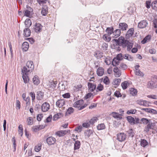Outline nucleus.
<instances>
[{"label":"nucleus","mask_w":157,"mask_h":157,"mask_svg":"<svg viewBox=\"0 0 157 157\" xmlns=\"http://www.w3.org/2000/svg\"><path fill=\"white\" fill-rule=\"evenodd\" d=\"M128 40H125L124 38L122 36L119 37L118 39H113V44L112 46L113 48L115 49L118 47V48L119 47V45L122 46L123 48H126V45L125 42Z\"/></svg>","instance_id":"1"},{"label":"nucleus","mask_w":157,"mask_h":157,"mask_svg":"<svg viewBox=\"0 0 157 157\" xmlns=\"http://www.w3.org/2000/svg\"><path fill=\"white\" fill-rule=\"evenodd\" d=\"M34 68L33 62L31 61H28L26 63V66L23 67L22 70V73H27L32 71Z\"/></svg>","instance_id":"2"},{"label":"nucleus","mask_w":157,"mask_h":157,"mask_svg":"<svg viewBox=\"0 0 157 157\" xmlns=\"http://www.w3.org/2000/svg\"><path fill=\"white\" fill-rule=\"evenodd\" d=\"M84 101L82 100H80L75 102L73 104V106L77 108L79 110H81L87 105L86 104H83Z\"/></svg>","instance_id":"3"},{"label":"nucleus","mask_w":157,"mask_h":157,"mask_svg":"<svg viewBox=\"0 0 157 157\" xmlns=\"http://www.w3.org/2000/svg\"><path fill=\"white\" fill-rule=\"evenodd\" d=\"M155 125V122H150L145 127L144 131L146 133H147L150 129L154 130Z\"/></svg>","instance_id":"4"},{"label":"nucleus","mask_w":157,"mask_h":157,"mask_svg":"<svg viewBox=\"0 0 157 157\" xmlns=\"http://www.w3.org/2000/svg\"><path fill=\"white\" fill-rule=\"evenodd\" d=\"M126 135L124 133H119L117 135V139L119 141L122 142L125 140Z\"/></svg>","instance_id":"5"},{"label":"nucleus","mask_w":157,"mask_h":157,"mask_svg":"<svg viewBox=\"0 0 157 157\" xmlns=\"http://www.w3.org/2000/svg\"><path fill=\"white\" fill-rule=\"evenodd\" d=\"M140 66L139 65H136L134 67L135 69V73L136 75L140 77H143L144 76V74L143 73L140 71L139 69Z\"/></svg>","instance_id":"6"},{"label":"nucleus","mask_w":157,"mask_h":157,"mask_svg":"<svg viewBox=\"0 0 157 157\" xmlns=\"http://www.w3.org/2000/svg\"><path fill=\"white\" fill-rule=\"evenodd\" d=\"M50 107V105L48 103L45 102L42 105L41 110L43 112H46L49 109Z\"/></svg>","instance_id":"7"},{"label":"nucleus","mask_w":157,"mask_h":157,"mask_svg":"<svg viewBox=\"0 0 157 157\" xmlns=\"http://www.w3.org/2000/svg\"><path fill=\"white\" fill-rule=\"evenodd\" d=\"M42 28V26L40 23H36L34 25V31L36 33H39L41 31Z\"/></svg>","instance_id":"8"},{"label":"nucleus","mask_w":157,"mask_h":157,"mask_svg":"<svg viewBox=\"0 0 157 157\" xmlns=\"http://www.w3.org/2000/svg\"><path fill=\"white\" fill-rule=\"evenodd\" d=\"M56 141V139L52 136H50L46 139V141L48 144L51 145L54 144Z\"/></svg>","instance_id":"9"},{"label":"nucleus","mask_w":157,"mask_h":157,"mask_svg":"<svg viewBox=\"0 0 157 157\" xmlns=\"http://www.w3.org/2000/svg\"><path fill=\"white\" fill-rule=\"evenodd\" d=\"M148 23L147 21L145 20H143L139 23L138 27L140 28H144L146 27Z\"/></svg>","instance_id":"10"},{"label":"nucleus","mask_w":157,"mask_h":157,"mask_svg":"<svg viewBox=\"0 0 157 157\" xmlns=\"http://www.w3.org/2000/svg\"><path fill=\"white\" fill-rule=\"evenodd\" d=\"M65 104V101L64 99H60L58 100L56 103V105L59 108L62 107Z\"/></svg>","instance_id":"11"},{"label":"nucleus","mask_w":157,"mask_h":157,"mask_svg":"<svg viewBox=\"0 0 157 157\" xmlns=\"http://www.w3.org/2000/svg\"><path fill=\"white\" fill-rule=\"evenodd\" d=\"M69 132V130H65L64 131L61 130L56 132L55 134L59 137H60L63 136L64 135L66 134L67 133H68Z\"/></svg>","instance_id":"12"},{"label":"nucleus","mask_w":157,"mask_h":157,"mask_svg":"<svg viewBox=\"0 0 157 157\" xmlns=\"http://www.w3.org/2000/svg\"><path fill=\"white\" fill-rule=\"evenodd\" d=\"M96 72L98 76H101L104 73V70L103 67H99L97 69Z\"/></svg>","instance_id":"13"},{"label":"nucleus","mask_w":157,"mask_h":157,"mask_svg":"<svg viewBox=\"0 0 157 157\" xmlns=\"http://www.w3.org/2000/svg\"><path fill=\"white\" fill-rule=\"evenodd\" d=\"M88 86L89 91L91 92L94 91L96 88V85L91 82L88 83Z\"/></svg>","instance_id":"14"},{"label":"nucleus","mask_w":157,"mask_h":157,"mask_svg":"<svg viewBox=\"0 0 157 157\" xmlns=\"http://www.w3.org/2000/svg\"><path fill=\"white\" fill-rule=\"evenodd\" d=\"M128 27V25L125 23H120L119 25V28L123 31L126 30Z\"/></svg>","instance_id":"15"},{"label":"nucleus","mask_w":157,"mask_h":157,"mask_svg":"<svg viewBox=\"0 0 157 157\" xmlns=\"http://www.w3.org/2000/svg\"><path fill=\"white\" fill-rule=\"evenodd\" d=\"M121 34V30L120 29H116L113 31L112 36L116 38L118 37Z\"/></svg>","instance_id":"16"},{"label":"nucleus","mask_w":157,"mask_h":157,"mask_svg":"<svg viewBox=\"0 0 157 157\" xmlns=\"http://www.w3.org/2000/svg\"><path fill=\"white\" fill-rule=\"evenodd\" d=\"M125 44L126 47H127V50L129 52L131 51L133 45V43L130 42L129 41L127 40L126 41Z\"/></svg>","instance_id":"17"},{"label":"nucleus","mask_w":157,"mask_h":157,"mask_svg":"<svg viewBox=\"0 0 157 157\" xmlns=\"http://www.w3.org/2000/svg\"><path fill=\"white\" fill-rule=\"evenodd\" d=\"M44 128L43 126L41 125H35L33 126L32 130L34 132H36L39 130L43 129Z\"/></svg>","instance_id":"18"},{"label":"nucleus","mask_w":157,"mask_h":157,"mask_svg":"<svg viewBox=\"0 0 157 157\" xmlns=\"http://www.w3.org/2000/svg\"><path fill=\"white\" fill-rule=\"evenodd\" d=\"M147 87L150 88H156L157 86V85L152 81H149L147 84Z\"/></svg>","instance_id":"19"},{"label":"nucleus","mask_w":157,"mask_h":157,"mask_svg":"<svg viewBox=\"0 0 157 157\" xmlns=\"http://www.w3.org/2000/svg\"><path fill=\"white\" fill-rule=\"evenodd\" d=\"M44 93L41 91H38L36 94V98L39 100H40L43 98Z\"/></svg>","instance_id":"20"},{"label":"nucleus","mask_w":157,"mask_h":157,"mask_svg":"<svg viewBox=\"0 0 157 157\" xmlns=\"http://www.w3.org/2000/svg\"><path fill=\"white\" fill-rule=\"evenodd\" d=\"M73 141H75V143L74 144V150L78 149L80 148V146L81 144L80 142L78 140L75 141V138H73Z\"/></svg>","instance_id":"21"},{"label":"nucleus","mask_w":157,"mask_h":157,"mask_svg":"<svg viewBox=\"0 0 157 157\" xmlns=\"http://www.w3.org/2000/svg\"><path fill=\"white\" fill-rule=\"evenodd\" d=\"M31 31L30 29L28 28L25 29L24 30V36L26 37H28L30 36Z\"/></svg>","instance_id":"22"},{"label":"nucleus","mask_w":157,"mask_h":157,"mask_svg":"<svg viewBox=\"0 0 157 157\" xmlns=\"http://www.w3.org/2000/svg\"><path fill=\"white\" fill-rule=\"evenodd\" d=\"M29 48V44L27 42H24L22 45V49L23 51H26Z\"/></svg>","instance_id":"23"},{"label":"nucleus","mask_w":157,"mask_h":157,"mask_svg":"<svg viewBox=\"0 0 157 157\" xmlns=\"http://www.w3.org/2000/svg\"><path fill=\"white\" fill-rule=\"evenodd\" d=\"M22 78L24 80V82L25 83H27L29 81V77L27 75V73H22Z\"/></svg>","instance_id":"24"},{"label":"nucleus","mask_w":157,"mask_h":157,"mask_svg":"<svg viewBox=\"0 0 157 157\" xmlns=\"http://www.w3.org/2000/svg\"><path fill=\"white\" fill-rule=\"evenodd\" d=\"M137 104L141 105L146 106L147 105V101L142 100H138L136 101Z\"/></svg>","instance_id":"25"},{"label":"nucleus","mask_w":157,"mask_h":157,"mask_svg":"<svg viewBox=\"0 0 157 157\" xmlns=\"http://www.w3.org/2000/svg\"><path fill=\"white\" fill-rule=\"evenodd\" d=\"M111 115L113 117L115 118L119 119L122 118V117H121L122 114H119L118 113L115 112H112L111 113Z\"/></svg>","instance_id":"26"},{"label":"nucleus","mask_w":157,"mask_h":157,"mask_svg":"<svg viewBox=\"0 0 157 157\" xmlns=\"http://www.w3.org/2000/svg\"><path fill=\"white\" fill-rule=\"evenodd\" d=\"M33 81L35 85H38L40 83V80L37 76H34L33 79Z\"/></svg>","instance_id":"27"},{"label":"nucleus","mask_w":157,"mask_h":157,"mask_svg":"<svg viewBox=\"0 0 157 157\" xmlns=\"http://www.w3.org/2000/svg\"><path fill=\"white\" fill-rule=\"evenodd\" d=\"M127 119L128 121L131 124H135V120L134 118L131 116H128Z\"/></svg>","instance_id":"28"},{"label":"nucleus","mask_w":157,"mask_h":157,"mask_svg":"<svg viewBox=\"0 0 157 157\" xmlns=\"http://www.w3.org/2000/svg\"><path fill=\"white\" fill-rule=\"evenodd\" d=\"M25 24L27 28L29 27L32 25L31 20L29 18H27L25 21Z\"/></svg>","instance_id":"29"},{"label":"nucleus","mask_w":157,"mask_h":157,"mask_svg":"<svg viewBox=\"0 0 157 157\" xmlns=\"http://www.w3.org/2000/svg\"><path fill=\"white\" fill-rule=\"evenodd\" d=\"M123 58L128 60L132 61L133 60V57L128 54H124L123 56Z\"/></svg>","instance_id":"30"},{"label":"nucleus","mask_w":157,"mask_h":157,"mask_svg":"<svg viewBox=\"0 0 157 157\" xmlns=\"http://www.w3.org/2000/svg\"><path fill=\"white\" fill-rule=\"evenodd\" d=\"M113 27H108L106 29V32H107L109 36L111 35L112 34H113Z\"/></svg>","instance_id":"31"},{"label":"nucleus","mask_w":157,"mask_h":157,"mask_svg":"<svg viewBox=\"0 0 157 157\" xmlns=\"http://www.w3.org/2000/svg\"><path fill=\"white\" fill-rule=\"evenodd\" d=\"M63 116V113H58L55 114L53 117V120L54 121L57 120L58 119L62 117Z\"/></svg>","instance_id":"32"},{"label":"nucleus","mask_w":157,"mask_h":157,"mask_svg":"<svg viewBox=\"0 0 157 157\" xmlns=\"http://www.w3.org/2000/svg\"><path fill=\"white\" fill-rule=\"evenodd\" d=\"M151 38V35H148L147 36H146L142 40L141 43L143 44H145L146 42L149 41L150 40Z\"/></svg>","instance_id":"33"},{"label":"nucleus","mask_w":157,"mask_h":157,"mask_svg":"<svg viewBox=\"0 0 157 157\" xmlns=\"http://www.w3.org/2000/svg\"><path fill=\"white\" fill-rule=\"evenodd\" d=\"M120 60L117 59L116 58H114L112 62V64L114 66L118 65L120 63Z\"/></svg>","instance_id":"34"},{"label":"nucleus","mask_w":157,"mask_h":157,"mask_svg":"<svg viewBox=\"0 0 157 157\" xmlns=\"http://www.w3.org/2000/svg\"><path fill=\"white\" fill-rule=\"evenodd\" d=\"M48 9L47 7L44 6L42 8L41 13L43 16H45L48 13Z\"/></svg>","instance_id":"35"},{"label":"nucleus","mask_w":157,"mask_h":157,"mask_svg":"<svg viewBox=\"0 0 157 157\" xmlns=\"http://www.w3.org/2000/svg\"><path fill=\"white\" fill-rule=\"evenodd\" d=\"M101 49L103 50H106L107 49L108 45L107 44L105 43H102L100 44Z\"/></svg>","instance_id":"36"},{"label":"nucleus","mask_w":157,"mask_h":157,"mask_svg":"<svg viewBox=\"0 0 157 157\" xmlns=\"http://www.w3.org/2000/svg\"><path fill=\"white\" fill-rule=\"evenodd\" d=\"M150 119H148L147 118H143L141 120V121L144 124H147L151 121Z\"/></svg>","instance_id":"37"},{"label":"nucleus","mask_w":157,"mask_h":157,"mask_svg":"<svg viewBox=\"0 0 157 157\" xmlns=\"http://www.w3.org/2000/svg\"><path fill=\"white\" fill-rule=\"evenodd\" d=\"M93 133L92 131L90 130H88L84 132L85 136L87 137H89Z\"/></svg>","instance_id":"38"},{"label":"nucleus","mask_w":157,"mask_h":157,"mask_svg":"<svg viewBox=\"0 0 157 157\" xmlns=\"http://www.w3.org/2000/svg\"><path fill=\"white\" fill-rule=\"evenodd\" d=\"M148 144V142L144 139L141 140L140 141L141 145L144 147H145Z\"/></svg>","instance_id":"39"},{"label":"nucleus","mask_w":157,"mask_h":157,"mask_svg":"<svg viewBox=\"0 0 157 157\" xmlns=\"http://www.w3.org/2000/svg\"><path fill=\"white\" fill-rule=\"evenodd\" d=\"M102 38L105 41L109 42L111 40V38L109 36H108L106 34H104L102 36Z\"/></svg>","instance_id":"40"},{"label":"nucleus","mask_w":157,"mask_h":157,"mask_svg":"<svg viewBox=\"0 0 157 157\" xmlns=\"http://www.w3.org/2000/svg\"><path fill=\"white\" fill-rule=\"evenodd\" d=\"M33 119L32 117H29L27 119V124L28 125H32L33 124Z\"/></svg>","instance_id":"41"},{"label":"nucleus","mask_w":157,"mask_h":157,"mask_svg":"<svg viewBox=\"0 0 157 157\" xmlns=\"http://www.w3.org/2000/svg\"><path fill=\"white\" fill-rule=\"evenodd\" d=\"M129 85V83L127 81H124L121 84V86L123 89H126Z\"/></svg>","instance_id":"42"},{"label":"nucleus","mask_w":157,"mask_h":157,"mask_svg":"<svg viewBox=\"0 0 157 157\" xmlns=\"http://www.w3.org/2000/svg\"><path fill=\"white\" fill-rule=\"evenodd\" d=\"M105 126L103 123L99 124L97 126V128L98 130L104 129L105 128Z\"/></svg>","instance_id":"43"},{"label":"nucleus","mask_w":157,"mask_h":157,"mask_svg":"<svg viewBox=\"0 0 157 157\" xmlns=\"http://www.w3.org/2000/svg\"><path fill=\"white\" fill-rule=\"evenodd\" d=\"M130 93L132 96H135L136 95L137 91L136 89L133 88H131L130 89Z\"/></svg>","instance_id":"44"},{"label":"nucleus","mask_w":157,"mask_h":157,"mask_svg":"<svg viewBox=\"0 0 157 157\" xmlns=\"http://www.w3.org/2000/svg\"><path fill=\"white\" fill-rule=\"evenodd\" d=\"M134 29L133 28L130 29L127 31L126 35H128L129 36H131L133 34Z\"/></svg>","instance_id":"45"},{"label":"nucleus","mask_w":157,"mask_h":157,"mask_svg":"<svg viewBox=\"0 0 157 157\" xmlns=\"http://www.w3.org/2000/svg\"><path fill=\"white\" fill-rule=\"evenodd\" d=\"M121 82V80L119 78L115 79L113 82V84L116 86H118L119 85Z\"/></svg>","instance_id":"46"},{"label":"nucleus","mask_w":157,"mask_h":157,"mask_svg":"<svg viewBox=\"0 0 157 157\" xmlns=\"http://www.w3.org/2000/svg\"><path fill=\"white\" fill-rule=\"evenodd\" d=\"M98 120V118L96 117H93L91 119L90 121V124H93L97 122V121Z\"/></svg>","instance_id":"47"},{"label":"nucleus","mask_w":157,"mask_h":157,"mask_svg":"<svg viewBox=\"0 0 157 157\" xmlns=\"http://www.w3.org/2000/svg\"><path fill=\"white\" fill-rule=\"evenodd\" d=\"M74 109L72 107H69L67 109L66 113L67 114H70L74 112Z\"/></svg>","instance_id":"48"},{"label":"nucleus","mask_w":157,"mask_h":157,"mask_svg":"<svg viewBox=\"0 0 157 157\" xmlns=\"http://www.w3.org/2000/svg\"><path fill=\"white\" fill-rule=\"evenodd\" d=\"M104 87L101 84H99L97 87L96 91H101L103 89Z\"/></svg>","instance_id":"49"},{"label":"nucleus","mask_w":157,"mask_h":157,"mask_svg":"<svg viewBox=\"0 0 157 157\" xmlns=\"http://www.w3.org/2000/svg\"><path fill=\"white\" fill-rule=\"evenodd\" d=\"M103 82L106 85H108L109 84V81L108 77L106 76L104 77Z\"/></svg>","instance_id":"50"},{"label":"nucleus","mask_w":157,"mask_h":157,"mask_svg":"<svg viewBox=\"0 0 157 157\" xmlns=\"http://www.w3.org/2000/svg\"><path fill=\"white\" fill-rule=\"evenodd\" d=\"M152 7L154 9H157V1H155L152 2L151 4Z\"/></svg>","instance_id":"51"},{"label":"nucleus","mask_w":157,"mask_h":157,"mask_svg":"<svg viewBox=\"0 0 157 157\" xmlns=\"http://www.w3.org/2000/svg\"><path fill=\"white\" fill-rule=\"evenodd\" d=\"M136 111V109H131L129 110H128L127 112V113L128 114H135Z\"/></svg>","instance_id":"52"},{"label":"nucleus","mask_w":157,"mask_h":157,"mask_svg":"<svg viewBox=\"0 0 157 157\" xmlns=\"http://www.w3.org/2000/svg\"><path fill=\"white\" fill-rule=\"evenodd\" d=\"M21 103L18 100H16V108L17 109H20L21 108Z\"/></svg>","instance_id":"53"},{"label":"nucleus","mask_w":157,"mask_h":157,"mask_svg":"<svg viewBox=\"0 0 157 157\" xmlns=\"http://www.w3.org/2000/svg\"><path fill=\"white\" fill-rule=\"evenodd\" d=\"M41 145H38L36 146L35 147V151L36 152H38L40 151L41 149Z\"/></svg>","instance_id":"54"},{"label":"nucleus","mask_w":157,"mask_h":157,"mask_svg":"<svg viewBox=\"0 0 157 157\" xmlns=\"http://www.w3.org/2000/svg\"><path fill=\"white\" fill-rule=\"evenodd\" d=\"M31 12L29 11L28 10H26L24 11V16L28 17H29L30 16Z\"/></svg>","instance_id":"55"},{"label":"nucleus","mask_w":157,"mask_h":157,"mask_svg":"<svg viewBox=\"0 0 157 157\" xmlns=\"http://www.w3.org/2000/svg\"><path fill=\"white\" fill-rule=\"evenodd\" d=\"M147 97L149 98H151L154 99H157V96L156 95L151 94L147 96Z\"/></svg>","instance_id":"56"},{"label":"nucleus","mask_w":157,"mask_h":157,"mask_svg":"<svg viewBox=\"0 0 157 157\" xmlns=\"http://www.w3.org/2000/svg\"><path fill=\"white\" fill-rule=\"evenodd\" d=\"M116 58L121 61L123 59V56L121 53H120L117 55Z\"/></svg>","instance_id":"57"},{"label":"nucleus","mask_w":157,"mask_h":157,"mask_svg":"<svg viewBox=\"0 0 157 157\" xmlns=\"http://www.w3.org/2000/svg\"><path fill=\"white\" fill-rule=\"evenodd\" d=\"M62 96L64 98H68L70 97L71 95L69 93H67L63 94L62 95Z\"/></svg>","instance_id":"58"},{"label":"nucleus","mask_w":157,"mask_h":157,"mask_svg":"<svg viewBox=\"0 0 157 157\" xmlns=\"http://www.w3.org/2000/svg\"><path fill=\"white\" fill-rule=\"evenodd\" d=\"M82 127L81 126H79L78 127L75 128V130L78 132H80L82 130Z\"/></svg>","instance_id":"59"},{"label":"nucleus","mask_w":157,"mask_h":157,"mask_svg":"<svg viewBox=\"0 0 157 157\" xmlns=\"http://www.w3.org/2000/svg\"><path fill=\"white\" fill-rule=\"evenodd\" d=\"M121 68L123 70H125L127 68V66L125 64L122 63L120 65Z\"/></svg>","instance_id":"60"},{"label":"nucleus","mask_w":157,"mask_h":157,"mask_svg":"<svg viewBox=\"0 0 157 157\" xmlns=\"http://www.w3.org/2000/svg\"><path fill=\"white\" fill-rule=\"evenodd\" d=\"M105 62L107 65H109L111 63V60L109 59L106 58L105 60Z\"/></svg>","instance_id":"61"},{"label":"nucleus","mask_w":157,"mask_h":157,"mask_svg":"<svg viewBox=\"0 0 157 157\" xmlns=\"http://www.w3.org/2000/svg\"><path fill=\"white\" fill-rule=\"evenodd\" d=\"M30 95L32 98V100L33 101L35 100V95L34 92H31L30 93Z\"/></svg>","instance_id":"62"},{"label":"nucleus","mask_w":157,"mask_h":157,"mask_svg":"<svg viewBox=\"0 0 157 157\" xmlns=\"http://www.w3.org/2000/svg\"><path fill=\"white\" fill-rule=\"evenodd\" d=\"M149 113H151L153 114H157V111L155 110L154 109L150 108Z\"/></svg>","instance_id":"63"},{"label":"nucleus","mask_w":157,"mask_h":157,"mask_svg":"<svg viewBox=\"0 0 157 157\" xmlns=\"http://www.w3.org/2000/svg\"><path fill=\"white\" fill-rule=\"evenodd\" d=\"M90 123H84L82 124V126L86 128H87L89 127L90 126Z\"/></svg>","instance_id":"64"}]
</instances>
